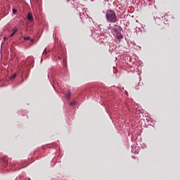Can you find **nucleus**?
Instances as JSON below:
<instances>
[{
	"label": "nucleus",
	"mask_w": 180,
	"mask_h": 180,
	"mask_svg": "<svg viewBox=\"0 0 180 180\" xmlns=\"http://www.w3.org/2000/svg\"><path fill=\"white\" fill-rule=\"evenodd\" d=\"M27 19L30 22H32L33 20V16L30 13H28Z\"/></svg>",
	"instance_id": "obj_2"
},
{
	"label": "nucleus",
	"mask_w": 180,
	"mask_h": 180,
	"mask_svg": "<svg viewBox=\"0 0 180 180\" xmlns=\"http://www.w3.org/2000/svg\"><path fill=\"white\" fill-rule=\"evenodd\" d=\"M116 34H117V37L118 38L119 42H120L121 39L122 38V36L121 33L120 32V33Z\"/></svg>",
	"instance_id": "obj_5"
},
{
	"label": "nucleus",
	"mask_w": 180,
	"mask_h": 180,
	"mask_svg": "<svg viewBox=\"0 0 180 180\" xmlns=\"http://www.w3.org/2000/svg\"><path fill=\"white\" fill-rule=\"evenodd\" d=\"M13 77L15 78V75H13Z\"/></svg>",
	"instance_id": "obj_12"
},
{
	"label": "nucleus",
	"mask_w": 180,
	"mask_h": 180,
	"mask_svg": "<svg viewBox=\"0 0 180 180\" xmlns=\"http://www.w3.org/2000/svg\"><path fill=\"white\" fill-rule=\"evenodd\" d=\"M76 103H77L76 101H72V102L70 103V105L73 106V105H75Z\"/></svg>",
	"instance_id": "obj_8"
},
{
	"label": "nucleus",
	"mask_w": 180,
	"mask_h": 180,
	"mask_svg": "<svg viewBox=\"0 0 180 180\" xmlns=\"http://www.w3.org/2000/svg\"><path fill=\"white\" fill-rule=\"evenodd\" d=\"M16 12H17V10L15 9V8H13V13H15Z\"/></svg>",
	"instance_id": "obj_11"
},
{
	"label": "nucleus",
	"mask_w": 180,
	"mask_h": 180,
	"mask_svg": "<svg viewBox=\"0 0 180 180\" xmlns=\"http://www.w3.org/2000/svg\"><path fill=\"white\" fill-rule=\"evenodd\" d=\"M106 18L110 22H116L117 21L116 14L113 11H108L106 13Z\"/></svg>",
	"instance_id": "obj_1"
},
{
	"label": "nucleus",
	"mask_w": 180,
	"mask_h": 180,
	"mask_svg": "<svg viewBox=\"0 0 180 180\" xmlns=\"http://www.w3.org/2000/svg\"><path fill=\"white\" fill-rule=\"evenodd\" d=\"M24 39H25V40H31L32 42L34 41V39H30V37H24Z\"/></svg>",
	"instance_id": "obj_6"
},
{
	"label": "nucleus",
	"mask_w": 180,
	"mask_h": 180,
	"mask_svg": "<svg viewBox=\"0 0 180 180\" xmlns=\"http://www.w3.org/2000/svg\"><path fill=\"white\" fill-rule=\"evenodd\" d=\"M115 32L116 34H120V30H117V29H116V30H115Z\"/></svg>",
	"instance_id": "obj_9"
},
{
	"label": "nucleus",
	"mask_w": 180,
	"mask_h": 180,
	"mask_svg": "<svg viewBox=\"0 0 180 180\" xmlns=\"http://www.w3.org/2000/svg\"><path fill=\"white\" fill-rule=\"evenodd\" d=\"M46 53H46V49H45L44 51L43 55H44V56H46Z\"/></svg>",
	"instance_id": "obj_10"
},
{
	"label": "nucleus",
	"mask_w": 180,
	"mask_h": 180,
	"mask_svg": "<svg viewBox=\"0 0 180 180\" xmlns=\"http://www.w3.org/2000/svg\"><path fill=\"white\" fill-rule=\"evenodd\" d=\"M4 39L6 40V37H4Z\"/></svg>",
	"instance_id": "obj_13"
},
{
	"label": "nucleus",
	"mask_w": 180,
	"mask_h": 180,
	"mask_svg": "<svg viewBox=\"0 0 180 180\" xmlns=\"http://www.w3.org/2000/svg\"><path fill=\"white\" fill-rule=\"evenodd\" d=\"M2 160H3V162H4V165L6 167L8 165V163H7V162H8L7 157H4L2 158Z\"/></svg>",
	"instance_id": "obj_3"
},
{
	"label": "nucleus",
	"mask_w": 180,
	"mask_h": 180,
	"mask_svg": "<svg viewBox=\"0 0 180 180\" xmlns=\"http://www.w3.org/2000/svg\"><path fill=\"white\" fill-rule=\"evenodd\" d=\"M70 96H71V94H70V92L69 90H68V94H67L66 96H67V98H68V99H70Z\"/></svg>",
	"instance_id": "obj_7"
},
{
	"label": "nucleus",
	"mask_w": 180,
	"mask_h": 180,
	"mask_svg": "<svg viewBox=\"0 0 180 180\" xmlns=\"http://www.w3.org/2000/svg\"><path fill=\"white\" fill-rule=\"evenodd\" d=\"M18 31V29L16 27H15L13 30V33L10 35V37H12Z\"/></svg>",
	"instance_id": "obj_4"
}]
</instances>
